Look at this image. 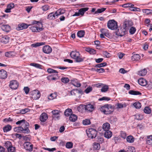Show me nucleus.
I'll list each match as a JSON object with an SVG mask.
<instances>
[{"label": "nucleus", "instance_id": "1", "mask_svg": "<svg viewBox=\"0 0 152 152\" xmlns=\"http://www.w3.org/2000/svg\"><path fill=\"white\" fill-rule=\"evenodd\" d=\"M70 55L71 57L73 59H75L77 62H80L83 61L85 58V57H82L80 56L79 52L77 51H72L70 53Z\"/></svg>", "mask_w": 152, "mask_h": 152}, {"label": "nucleus", "instance_id": "2", "mask_svg": "<svg viewBox=\"0 0 152 152\" xmlns=\"http://www.w3.org/2000/svg\"><path fill=\"white\" fill-rule=\"evenodd\" d=\"M107 26L112 30L116 29L118 28L117 23L114 20H109L107 23Z\"/></svg>", "mask_w": 152, "mask_h": 152}, {"label": "nucleus", "instance_id": "3", "mask_svg": "<svg viewBox=\"0 0 152 152\" xmlns=\"http://www.w3.org/2000/svg\"><path fill=\"white\" fill-rule=\"evenodd\" d=\"M86 132L88 137L91 139L95 138L97 134V131L95 129L90 128L88 131H86Z\"/></svg>", "mask_w": 152, "mask_h": 152}, {"label": "nucleus", "instance_id": "4", "mask_svg": "<svg viewBox=\"0 0 152 152\" xmlns=\"http://www.w3.org/2000/svg\"><path fill=\"white\" fill-rule=\"evenodd\" d=\"M39 26H31L30 29L32 31L34 32H39L42 31L43 29V24L42 23H39Z\"/></svg>", "mask_w": 152, "mask_h": 152}, {"label": "nucleus", "instance_id": "5", "mask_svg": "<svg viewBox=\"0 0 152 152\" xmlns=\"http://www.w3.org/2000/svg\"><path fill=\"white\" fill-rule=\"evenodd\" d=\"M14 130L15 132H17L20 133L23 132V133L28 134L30 132L29 130L27 128L24 129L22 126H18L15 127L14 128Z\"/></svg>", "mask_w": 152, "mask_h": 152}, {"label": "nucleus", "instance_id": "6", "mask_svg": "<svg viewBox=\"0 0 152 152\" xmlns=\"http://www.w3.org/2000/svg\"><path fill=\"white\" fill-rule=\"evenodd\" d=\"M62 12L60 10H58L55 13L51 12L49 14L48 16V18L50 20L55 19L56 18V16H57L59 15L62 14Z\"/></svg>", "mask_w": 152, "mask_h": 152}, {"label": "nucleus", "instance_id": "7", "mask_svg": "<svg viewBox=\"0 0 152 152\" xmlns=\"http://www.w3.org/2000/svg\"><path fill=\"white\" fill-rule=\"evenodd\" d=\"M25 149L29 151H31L33 150V145L29 142H25L24 144Z\"/></svg>", "mask_w": 152, "mask_h": 152}, {"label": "nucleus", "instance_id": "8", "mask_svg": "<svg viewBox=\"0 0 152 152\" xmlns=\"http://www.w3.org/2000/svg\"><path fill=\"white\" fill-rule=\"evenodd\" d=\"M19 84L16 80H14L10 81L9 86L11 89L15 90L17 88Z\"/></svg>", "mask_w": 152, "mask_h": 152}, {"label": "nucleus", "instance_id": "9", "mask_svg": "<svg viewBox=\"0 0 152 152\" xmlns=\"http://www.w3.org/2000/svg\"><path fill=\"white\" fill-rule=\"evenodd\" d=\"M53 114L52 117L53 119L55 120H58L60 118V114L59 111L54 110L52 111Z\"/></svg>", "mask_w": 152, "mask_h": 152}, {"label": "nucleus", "instance_id": "10", "mask_svg": "<svg viewBox=\"0 0 152 152\" xmlns=\"http://www.w3.org/2000/svg\"><path fill=\"white\" fill-rule=\"evenodd\" d=\"M85 106V110L89 112H91L93 111L95 109V107L93 104H88Z\"/></svg>", "mask_w": 152, "mask_h": 152}, {"label": "nucleus", "instance_id": "11", "mask_svg": "<svg viewBox=\"0 0 152 152\" xmlns=\"http://www.w3.org/2000/svg\"><path fill=\"white\" fill-rule=\"evenodd\" d=\"M32 98L34 99H38L40 96V92L37 90H34L32 91Z\"/></svg>", "mask_w": 152, "mask_h": 152}, {"label": "nucleus", "instance_id": "12", "mask_svg": "<svg viewBox=\"0 0 152 152\" xmlns=\"http://www.w3.org/2000/svg\"><path fill=\"white\" fill-rule=\"evenodd\" d=\"M30 25H28L26 24L22 23L19 24L18 27L16 28V29L18 30H22L27 28Z\"/></svg>", "mask_w": 152, "mask_h": 152}, {"label": "nucleus", "instance_id": "13", "mask_svg": "<svg viewBox=\"0 0 152 152\" xmlns=\"http://www.w3.org/2000/svg\"><path fill=\"white\" fill-rule=\"evenodd\" d=\"M0 27L3 31L6 32L9 31L10 29V26L9 25L2 24L0 22Z\"/></svg>", "mask_w": 152, "mask_h": 152}, {"label": "nucleus", "instance_id": "14", "mask_svg": "<svg viewBox=\"0 0 152 152\" xmlns=\"http://www.w3.org/2000/svg\"><path fill=\"white\" fill-rule=\"evenodd\" d=\"M43 52L45 53L49 54L52 52L51 48L48 45H45L42 48Z\"/></svg>", "mask_w": 152, "mask_h": 152}, {"label": "nucleus", "instance_id": "15", "mask_svg": "<svg viewBox=\"0 0 152 152\" xmlns=\"http://www.w3.org/2000/svg\"><path fill=\"white\" fill-rule=\"evenodd\" d=\"M7 76V72L4 70L1 69L0 70V78L1 79H5Z\"/></svg>", "mask_w": 152, "mask_h": 152}, {"label": "nucleus", "instance_id": "16", "mask_svg": "<svg viewBox=\"0 0 152 152\" xmlns=\"http://www.w3.org/2000/svg\"><path fill=\"white\" fill-rule=\"evenodd\" d=\"M48 118L47 114L45 113H42L40 116V120L42 122H45Z\"/></svg>", "mask_w": 152, "mask_h": 152}, {"label": "nucleus", "instance_id": "17", "mask_svg": "<svg viewBox=\"0 0 152 152\" xmlns=\"http://www.w3.org/2000/svg\"><path fill=\"white\" fill-rule=\"evenodd\" d=\"M139 84L142 86H144L147 85V81L145 79L143 78L139 79L138 80Z\"/></svg>", "mask_w": 152, "mask_h": 152}, {"label": "nucleus", "instance_id": "18", "mask_svg": "<svg viewBox=\"0 0 152 152\" xmlns=\"http://www.w3.org/2000/svg\"><path fill=\"white\" fill-rule=\"evenodd\" d=\"M0 39L1 42L6 44L9 42V38L6 36H4L0 38Z\"/></svg>", "mask_w": 152, "mask_h": 152}, {"label": "nucleus", "instance_id": "19", "mask_svg": "<svg viewBox=\"0 0 152 152\" xmlns=\"http://www.w3.org/2000/svg\"><path fill=\"white\" fill-rule=\"evenodd\" d=\"M112 132L109 130L105 131L104 133V137L107 139L110 138L112 136Z\"/></svg>", "mask_w": 152, "mask_h": 152}, {"label": "nucleus", "instance_id": "20", "mask_svg": "<svg viewBox=\"0 0 152 152\" xmlns=\"http://www.w3.org/2000/svg\"><path fill=\"white\" fill-rule=\"evenodd\" d=\"M128 29V28L127 27V24H125V27L122 29V31L121 34L119 35L120 36L122 37L126 33L127 30Z\"/></svg>", "mask_w": 152, "mask_h": 152}, {"label": "nucleus", "instance_id": "21", "mask_svg": "<svg viewBox=\"0 0 152 152\" xmlns=\"http://www.w3.org/2000/svg\"><path fill=\"white\" fill-rule=\"evenodd\" d=\"M110 128V124L108 123L104 124L102 126V128L105 131L107 130H109Z\"/></svg>", "mask_w": 152, "mask_h": 152}, {"label": "nucleus", "instance_id": "22", "mask_svg": "<svg viewBox=\"0 0 152 152\" xmlns=\"http://www.w3.org/2000/svg\"><path fill=\"white\" fill-rule=\"evenodd\" d=\"M72 84L74 86L77 87H80L81 85V84L77 81V79L72 80Z\"/></svg>", "mask_w": 152, "mask_h": 152}, {"label": "nucleus", "instance_id": "23", "mask_svg": "<svg viewBox=\"0 0 152 152\" xmlns=\"http://www.w3.org/2000/svg\"><path fill=\"white\" fill-rule=\"evenodd\" d=\"M85 50L89 53L90 54H96V53L95 50L90 48H86Z\"/></svg>", "mask_w": 152, "mask_h": 152}, {"label": "nucleus", "instance_id": "24", "mask_svg": "<svg viewBox=\"0 0 152 152\" xmlns=\"http://www.w3.org/2000/svg\"><path fill=\"white\" fill-rule=\"evenodd\" d=\"M12 129V126L10 125H7L3 127L4 132H7L10 131Z\"/></svg>", "mask_w": 152, "mask_h": 152}, {"label": "nucleus", "instance_id": "25", "mask_svg": "<svg viewBox=\"0 0 152 152\" xmlns=\"http://www.w3.org/2000/svg\"><path fill=\"white\" fill-rule=\"evenodd\" d=\"M140 58V56L138 54H134L132 57V60L133 61H137Z\"/></svg>", "mask_w": 152, "mask_h": 152}, {"label": "nucleus", "instance_id": "26", "mask_svg": "<svg viewBox=\"0 0 152 152\" xmlns=\"http://www.w3.org/2000/svg\"><path fill=\"white\" fill-rule=\"evenodd\" d=\"M129 93L130 94L134 95H141L142 94L140 92L134 90H130L129 91Z\"/></svg>", "mask_w": 152, "mask_h": 152}, {"label": "nucleus", "instance_id": "27", "mask_svg": "<svg viewBox=\"0 0 152 152\" xmlns=\"http://www.w3.org/2000/svg\"><path fill=\"white\" fill-rule=\"evenodd\" d=\"M93 148L94 150H98L100 148L99 143L97 142H94L93 144Z\"/></svg>", "mask_w": 152, "mask_h": 152}, {"label": "nucleus", "instance_id": "28", "mask_svg": "<svg viewBox=\"0 0 152 152\" xmlns=\"http://www.w3.org/2000/svg\"><path fill=\"white\" fill-rule=\"evenodd\" d=\"M126 139L128 142L131 143L134 142V138L132 136L129 135L127 136Z\"/></svg>", "mask_w": 152, "mask_h": 152}, {"label": "nucleus", "instance_id": "29", "mask_svg": "<svg viewBox=\"0 0 152 152\" xmlns=\"http://www.w3.org/2000/svg\"><path fill=\"white\" fill-rule=\"evenodd\" d=\"M77 119V116L75 114H72L69 117V120L72 122L75 121Z\"/></svg>", "mask_w": 152, "mask_h": 152}, {"label": "nucleus", "instance_id": "30", "mask_svg": "<svg viewBox=\"0 0 152 152\" xmlns=\"http://www.w3.org/2000/svg\"><path fill=\"white\" fill-rule=\"evenodd\" d=\"M72 113V110L70 109H68L64 112V114L66 116H70Z\"/></svg>", "mask_w": 152, "mask_h": 152}, {"label": "nucleus", "instance_id": "31", "mask_svg": "<svg viewBox=\"0 0 152 152\" xmlns=\"http://www.w3.org/2000/svg\"><path fill=\"white\" fill-rule=\"evenodd\" d=\"M147 71L145 69H144L138 72V74L141 76H143L146 75Z\"/></svg>", "mask_w": 152, "mask_h": 152}, {"label": "nucleus", "instance_id": "32", "mask_svg": "<svg viewBox=\"0 0 152 152\" xmlns=\"http://www.w3.org/2000/svg\"><path fill=\"white\" fill-rule=\"evenodd\" d=\"M146 143L149 145H152V135H151L147 137Z\"/></svg>", "mask_w": 152, "mask_h": 152}, {"label": "nucleus", "instance_id": "33", "mask_svg": "<svg viewBox=\"0 0 152 152\" xmlns=\"http://www.w3.org/2000/svg\"><path fill=\"white\" fill-rule=\"evenodd\" d=\"M77 110L80 112H82L84 110H85V106L84 104H80L77 107Z\"/></svg>", "mask_w": 152, "mask_h": 152}, {"label": "nucleus", "instance_id": "34", "mask_svg": "<svg viewBox=\"0 0 152 152\" xmlns=\"http://www.w3.org/2000/svg\"><path fill=\"white\" fill-rule=\"evenodd\" d=\"M88 9V7L82 8L79 10V12L80 15H84L85 12L87 11Z\"/></svg>", "mask_w": 152, "mask_h": 152}, {"label": "nucleus", "instance_id": "35", "mask_svg": "<svg viewBox=\"0 0 152 152\" xmlns=\"http://www.w3.org/2000/svg\"><path fill=\"white\" fill-rule=\"evenodd\" d=\"M85 31L83 30H80L79 31L77 34V36L80 37L81 38L84 37L85 34Z\"/></svg>", "mask_w": 152, "mask_h": 152}, {"label": "nucleus", "instance_id": "36", "mask_svg": "<svg viewBox=\"0 0 152 152\" xmlns=\"http://www.w3.org/2000/svg\"><path fill=\"white\" fill-rule=\"evenodd\" d=\"M30 65L31 66H33L39 69H42V66L39 64L33 63H31Z\"/></svg>", "mask_w": 152, "mask_h": 152}, {"label": "nucleus", "instance_id": "37", "mask_svg": "<svg viewBox=\"0 0 152 152\" xmlns=\"http://www.w3.org/2000/svg\"><path fill=\"white\" fill-rule=\"evenodd\" d=\"M22 126L24 129H26L27 128L28 129V127L29 126V124L25 120H24V121H23V122L22 124Z\"/></svg>", "mask_w": 152, "mask_h": 152}, {"label": "nucleus", "instance_id": "38", "mask_svg": "<svg viewBox=\"0 0 152 152\" xmlns=\"http://www.w3.org/2000/svg\"><path fill=\"white\" fill-rule=\"evenodd\" d=\"M57 96L56 93H54L50 94L48 96V99L50 100H52L55 98Z\"/></svg>", "mask_w": 152, "mask_h": 152}, {"label": "nucleus", "instance_id": "39", "mask_svg": "<svg viewBox=\"0 0 152 152\" xmlns=\"http://www.w3.org/2000/svg\"><path fill=\"white\" fill-rule=\"evenodd\" d=\"M142 11L143 13H145L147 15L152 14V10L144 9H143Z\"/></svg>", "mask_w": 152, "mask_h": 152}, {"label": "nucleus", "instance_id": "40", "mask_svg": "<svg viewBox=\"0 0 152 152\" xmlns=\"http://www.w3.org/2000/svg\"><path fill=\"white\" fill-rule=\"evenodd\" d=\"M151 109L149 107H146L144 110V112L146 114H150L151 113Z\"/></svg>", "mask_w": 152, "mask_h": 152}, {"label": "nucleus", "instance_id": "41", "mask_svg": "<svg viewBox=\"0 0 152 152\" xmlns=\"http://www.w3.org/2000/svg\"><path fill=\"white\" fill-rule=\"evenodd\" d=\"M12 146L11 142L9 141H6L5 142L4 146H5L7 149Z\"/></svg>", "mask_w": 152, "mask_h": 152}, {"label": "nucleus", "instance_id": "42", "mask_svg": "<svg viewBox=\"0 0 152 152\" xmlns=\"http://www.w3.org/2000/svg\"><path fill=\"white\" fill-rule=\"evenodd\" d=\"M96 141L99 143L102 144L104 142V139L103 137L101 136H98L96 139Z\"/></svg>", "mask_w": 152, "mask_h": 152}, {"label": "nucleus", "instance_id": "43", "mask_svg": "<svg viewBox=\"0 0 152 152\" xmlns=\"http://www.w3.org/2000/svg\"><path fill=\"white\" fill-rule=\"evenodd\" d=\"M107 65V63L105 62L101 63V64L93 66L94 67L100 68L102 67L105 66Z\"/></svg>", "mask_w": 152, "mask_h": 152}, {"label": "nucleus", "instance_id": "44", "mask_svg": "<svg viewBox=\"0 0 152 152\" xmlns=\"http://www.w3.org/2000/svg\"><path fill=\"white\" fill-rule=\"evenodd\" d=\"M108 88V86L104 85L103 84V86H102L101 89V91L102 92H105L107 91Z\"/></svg>", "mask_w": 152, "mask_h": 152}, {"label": "nucleus", "instance_id": "45", "mask_svg": "<svg viewBox=\"0 0 152 152\" xmlns=\"http://www.w3.org/2000/svg\"><path fill=\"white\" fill-rule=\"evenodd\" d=\"M73 145V143L71 142H69L66 143V147L67 148H72Z\"/></svg>", "mask_w": 152, "mask_h": 152}, {"label": "nucleus", "instance_id": "46", "mask_svg": "<svg viewBox=\"0 0 152 152\" xmlns=\"http://www.w3.org/2000/svg\"><path fill=\"white\" fill-rule=\"evenodd\" d=\"M136 31V29L134 27H131L129 30V32L130 34H134Z\"/></svg>", "mask_w": 152, "mask_h": 152}, {"label": "nucleus", "instance_id": "47", "mask_svg": "<svg viewBox=\"0 0 152 152\" xmlns=\"http://www.w3.org/2000/svg\"><path fill=\"white\" fill-rule=\"evenodd\" d=\"M134 5L132 3H128L122 5V7H129L130 8L131 7H134Z\"/></svg>", "mask_w": 152, "mask_h": 152}, {"label": "nucleus", "instance_id": "48", "mask_svg": "<svg viewBox=\"0 0 152 152\" xmlns=\"http://www.w3.org/2000/svg\"><path fill=\"white\" fill-rule=\"evenodd\" d=\"M13 52H6L5 53V56L7 57L10 58L13 55L12 53Z\"/></svg>", "mask_w": 152, "mask_h": 152}, {"label": "nucleus", "instance_id": "49", "mask_svg": "<svg viewBox=\"0 0 152 152\" xmlns=\"http://www.w3.org/2000/svg\"><path fill=\"white\" fill-rule=\"evenodd\" d=\"M61 80L63 83H66L69 82V80L68 77H63L61 78Z\"/></svg>", "mask_w": 152, "mask_h": 152}, {"label": "nucleus", "instance_id": "50", "mask_svg": "<svg viewBox=\"0 0 152 152\" xmlns=\"http://www.w3.org/2000/svg\"><path fill=\"white\" fill-rule=\"evenodd\" d=\"M133 105L137 109L140 108L141 106L140 103L139 102H135L133 104Z\"/></svg>", "mask_w": 152, "mask_h": 152}, {"label": "nucleus", "instance_id": "51", "mask_svg": "<svg viewBox=\"0 0 152 152\" xmlns=\"http://www.w3.org/2000/svg\"><path fill=\"white\" fill-rule=\"evenodd\" d=\"M105 8H103L101 9H98L95 12V14H96L98 13H101L106 10Z\"/></svg>", "mask_w": 152, "mask_h": 152}, {"label": "nucleus", "instance_id": "52", "mask_svg": "<svg viewBox=\"0 0 152 152\" xmlns=\"http://www.w3.org/2000/svg\"><path fill=\"white\" fill-rule=\"evenodd\" d=\"M127 152H135L134 148L132 146H129L128 147Z\"/></svg>", "mask_w": 152, "mask_h": 152}, {"label": "nucleus", "instance_id": "53", "mask_svg": "<svg viewBox=\"0 0 152 152\" xmlns=\"http://www.w3.org/2000/svg\"><path fill=\"white\" fill-rule=\"evenodd\" d=\"M47 71V72L50 73H58V72L56 70L51 68L48 69Z\"/></svg>", "mask_w": 152, "mask_h": 152}, {"label": "nucleus", "instance_id": "54", "mask_svg": "<svg viewBox=\"0 0 152 152\" xmlns=\"http://www.w3.org/2000/svg\"><path fill=\"white\" fill-rule=\"evenodd\" d=\"M136 119L138 120H141L143 118L142 116L140 114H137L135 115Z\"/></svg>", "mask_w": 152, "mask_h": 152}, {"label": "nucleus", "instance_id": "55", "mask_svg": "<svg viewBox=\"0 0 152 152\" xmlns=\"http://www.w3.org/2000/svg\"><path fill=\"white\" fill-rule=\"evenodd\" d=\"M29 110L28 109H24L19 110L20 113L23 114L28 112Z\"/></svg>", "mask_w": 152, "mask_h": 152}, {"label": "nucleus", "instance_id": "56", "mask_svg": "<svg viewBox=\"0 0 152 152\" xmlns=\"http://www.w3.org/2000/svg\"><path fill=\"white\" fill-rule=\"evenodd\" d=\"M90 120L89 119H86L83 120V124L84 125H88L90 124Z\"/></svg>", "mask_w": 152, "mask_h": 152}, {"label": "nucleus", "instance_id": "57", "mask_svg": "<svg viewBox=\"0 0 152 152\" xmlns=\"http://www.w3.org/2000/svg\"><path fill=\"white\" fill-rule=\"evenodd\" d=\"M120 134L121 137L124 139L126 138V133L125 132L122 131H121L120 132Z\"/></svg>", "mask_w": 152, "mask_h": 152}, {"label": "nucleus", "instance_id": "58", "mask_svg": "<svg viewBox=\"0 0 152 152\" xmlns=\"http://www.w3.org/2000/svg\"><path fill=\"white\" fill-rule=\"evenodd\" d=\"M92 87L89 86L88 87L85 91V93L86 94H88L89 92L92 91Z\"/></svg>", "mask_w": 152, "mask_h": 152}, {"label": "nucleus", "instance_id": "59", "mask_svg": "<svg viewBox=\"0 0 152 152\" xmlns=\"http://www.w3.org/2000/svg\"><path fill=\"white\" fill-rule=\"evenodd\" d=\"M110 100V99L109 98L105 96L99 99V100L100 101L102 100L109 101Z\"/></svg>", "mask_w": 152, "mask_h": 152}, {"label": "nucleus", "instance_id": "60", "mask_svg": "<svg viewBox=\"0 0 152 152\" xmlns=\"http://www.w3.org/2000/svg\"><path fill=\"white\" fill-rule=\"evenodd\" d=\"M8 152H14L15 151V148L12 146L7 149Z\"/></svg>", "mask_w": 152, "mask_h": 152}, {"label": "nucleus", "instance_id": "61", "mask_svg": "<svg viewBox=\"0 0 152 152\" xmlns=\"http://www.w3.org/2000/svg\"><path fill=\"white\" fill-rule=\"evenodd\" d=\"M107 109V105H105L104 106L100 108L101 111L104 113V112H106V110Z\"/></svg>", "mask_w": 152, "mask_h": 152}, {"label": "nucleus", "instance_id": "62", "mask_svg": "<svg viewBox=\"0 0 152 152\" xmlns=\"http://www.w3.org/2000/svg\"><path fill=\"white\" fill-rule=\"evenodd\" d=\"M23 90H24V91H25V93L26 94H27L28 93V92L29 91V88L28 87H24L23 88Z\"/></svg>", "mask_w": 152, "mask_h": 152}, {"label": "nucleus", "instance_id": "63", "mask_svg": "<svg viewBox=\"0 0 152 152\" xmlns=\"http://www.w3.org/2000/svg\"><path fill=\"white\" fill-rule=\"evenodd\" d=\"M49 7L48 5H44L42 7V8L43 10L46 11L48 10Z\"/></svg>", "mask_w": 152, "mask_h": 152}, {"label": "nucleus", "instance_id": "64", "mask_svg": "<svg viewBox=\"0 0 152 152\" xmlns=\"http://www.w3.org/2000/svg\"><path fill=\"white\" fill-rule=\"evenodd\" d=\"M103 53L107 58H109L110 56V54L106 51L104 52Z\"/></svg>", "mask_w": 152, "mask_h": 152}]
</instances>
